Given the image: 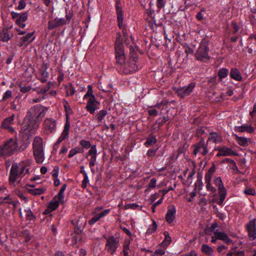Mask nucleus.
Listing matches in <instances>:
<instances>
[{
  "mask_svg": "<svg viewBox=\"0 0 256 256\" xmlns=\"http://www.w3.org/2000/svg\"><path fill=\"white\" fill-rule=\"evenodd\" d=\"M47 111V108L40 104L32 106L24 118L23 124L24 130L31 132L36 129Z\"/></svg>",
  "mask_w": 256,
  "mask_h": 256,
  "instance_id": "f257e3e1",
  "label": "nucleus"
},
{
  "mask_svg": "<svg viewBox=\"0 0 256 256\" xmlns=\"http://www.w3.org/2000/svg\"><path fill=\"white\" fill-rule=\"evenodd\" d=\"M30 142L18 146L16 135L14 138L6 140L3 144L0 145V156H9L20 152L26 150L30 144Z\"/></svg>",
  "mask_w": 256,
  "mask_h": 256,
  "instance_id": "f03ea898",
  "label": "nucleus"
},
{
  "mask_svg": "<svg viewBox=\"0 0 256 256\" xmlns=\"http://www.w3.org/2000/svg\"><path fill=\"white\" fill-rule=\"evenodd\" d=\"M30 161L28 160L20 164L14 163L12 164L9 176V180L11 184L14 185L18 178L28 172V170L27 167L30 166Z\"/></svg>",
  "mask_w": 256,
  "mask_h": 256,
  "instance_id": "7ed1b4c3",
  "label": "nucleus"
},
{
  "mask_svg": "<svg viewBox=\"0 0 256 256\" xmlns=\"http://www.w3.org/2000/svg\"><path fill=\"white\" fill-rule=\"evenodd\" d=\"M33 154L36 162L41 164L44 159L43 140L40 136H36L32 142Z\"/></svg>",
  "mask_w": 256,
  "mask_h": 256,
  "instance_id": "20e7f679",
  "label": "nucleus"
},
{
  "mask_svg": "<svg viewBox=\"0 0 256 256\" xmlns=\"http://www.w3.org/2000/svg\"><path fill=\"white\" fill-rule=\"evenodd\" d=\"M209 48L208 44L206 42H201L195 53L196 60L206 62L210 59L208 56Z\"/></svg>",
  "mask_w": 256,
  "mask_h": 256,
  "instance_id": "39448f33",
  "label": "nucleus"
},
{
  "mask_svg": "<svg viewBox=\"0 0 256 256\" xmlns=\"http://www.w3.org/2000/svg\"><path fill=\"white\" fill-rule=\"evenodd\" d=\"M120 0H116V12L118 20V24L120 28L122 30V34L124 36H126L128 34L126 32L125 26L123 24V11L122 8L120 6Z\"/></svg>",
  "mask_w": 256,
  "mask_h": 256,
  "instance_id": "423d86ee",
  "label": "nucleus"
},
{
  "mask_svg": "<svg viewBox=\"0 0 256 256\" xmlns=\"http://www.w3.org/2000/svg\"><path fill=\"white\" fill-rule=\"evenodd\" d=\"M248 236L250 240L256 239V218L250 220L246 225Z\"/></svg>",
  "mask_w": 256,
  "mask_h": 256,
  "instance_id": "0eeeda50",
  "label": "nucleus"
},
{
  "mask_svg": "<svg viewBox=\"0 0 256 256\" xmlns=\"http://www.w3.org/2000/svg\"><path fill=\"white\" fill-rule=\"evenodd\" d=\"M106 240V244L105 246V248L110 254H114L118 247V240L114 236L108 238Z\"/></svg>",
  "mask_w": 256,
  "mask_h": 256,
  "instance_id": "6e6552de",
  "label": "nucleus"
},
{
  "mask_svg": "<svg viewBox=\"0 0 256 256\" xmlns=\"http://www.w3.org/2000/svg\"><path fill=\"white\" fill-rule=\"evenodd\" d=\"M194 87L195 84L192 82L188 86L180 88H174V90L178 94V96L181 98H184L189 96L192 92Z\"/></svg>",
  "mask_w": 256,
  "mask_h": 256,
  "instance_id": "1a4fd4ad",
  "label": "nucleus"
},
{
  "mask_svg": "<svg viewBox=\"0 0 256 256\" xmlns=\"http://www.w3.org/2000/svg\"><path fill=\"white\" fill-rule=\"evenodd\" d=\"M56 121L52 118H47L44 120L43 123L44 132L46 134L52 133L56 130Z\"/></svg>",
  "mask_w": 256,
  "mask_h": 256,
  "instance_id": "9d476101",
  "label": "nucleus"
},
{
  "mask_svg": "<svg viewBox=\"0 0 256 256\" xmlns=\"http://www.w3.org/2000/svg\"><path fill=\"white\" fill-rule=\"evenodd\" d=\"M137 62L130 59L127 62H125L124 64H122L124 72L126 74H128L138 70L139 68L137 64Z\"/></svg>",
  "mask_w": 256,
  "mask_h": 256,
  "instance_id": "9b49d317",
  "label": "nucleus"
},
{
  "mask_svg": "<svg viewBox=\"0 0 256 256\" xmlns=\"http://www.w3.org/2000/svg\"><path fill=\"white\" fill-rule=\"evenodd\" d=\"M194 156L198 154L206 155L208 152V149L205 146V142L203 139H202L198 143L193 146Z\"/></svg>",
  "mask_w": 256,
  "mask_h": 256,
  "instance_id": "f8f14e48",
  "label": "nucleus"
},
{
  "mask_svg": "<svg viewBox=\"0 0 256 256\" xmlns=\"http://www.w3.org/2000/svg\"><path fill=\"white\" fill-rule=\"evenodd\" d=\"M214 183L218 186L220 201L222 202L226 198V192L224 188L221 178L219 176L216 178L214 180Z\"/></svg>",
  "mask_w": 256,
  "mask_h": 256,
  "instance_id": "ddd939ff",
  "label": "nucleus"
},
{
  "mask_svg": "<svg viewBox=\"0 0 256 256\" xmlns=\"http://www.w3.org/2000/svg\"><path fill=\"white\" fill-rule=\"evenodd\" d=\"M214 150L218 151V153L216 154L217 156H226L237 155V154L231 148L226 146L216 147L214 148Z\"/></svg>",
  "mask_w": 256,
  "mask_h": 256,
  "instance_id": "4468645a",
  "label": "nucleus"
},
{
  "mask_svg": "<svg viewBox=\"0 0 256 256\" xmlns=\"http://www.w3.org/2000/svg\"><path fill=\"white\" fill-rule=\"evenodd\" d=\"M97 157V150L96 146L94 145L88 150V154L86 156V158L89 160V166L90 168L93 167L96 164Z\"/></svg>",
  "mask_w": 256,
  "mask_h": 256,
  "instance_id": "2eb2a0df",
  "label": "nucleus"
},
{
  "mask_svg": "<svg viewBox=\"0 0 256 256\" xmlns=\"http://www.w3.org/2000/svg\"><path fill=\"white\" fill-rule=\"evenodd\" d=\"M100 103L96 100V98L88 99L86 108L91 114H94L96 110L98 109V106Z\"/></svg>",
  "mask_w": 256,
  "mask_h": 256,
  "instance_id": "dca6fc26",
  "label": "nucleus"
},
{
  "mask_svg": "<svg viewBox=\"0 0 256 256\" xmlns=\"http://www.w3.org/2000/svg\"><path fill=\"white\" fill-rule=\"evenodd\" d=\"M124 46L122 42V36L120 32L116 34L114 44V53L124 52Z\"/></svg>",
  "mask_w": 256,
  "mask_h": 256,
  "instance_id": "f3484780",
  "label": "nucleus"
},
{
  "mask_svg": "<svg viewBox=\"0 0 256 256\" xmlns=\"http://www.w3.org/2000/svg\"><path fill=\"white\" fill-rule=\"evenodd\" d=\"M34 39L35 36H34V32L28 33L26 36L20 38L18 46L26 47Z\"/></svg>",
  "mask_w": 256,
  "mask_h": 256,
  "instance_id": "a211bd4d",
  "label": "nucleus"
},
{
  "mask_svg": "<svg viewBox=\"0 0 256 256\" xmlns=\"http://www.w3.org/2000/svg\"><path fill=\"white\" fill-rule=\"evenodd\" d=\"M66 24L67 22L64 18H56L54 20L48 22V28L49 30H52L57 27L65 25Z\"/></svg>",
  "mask_w": 256,
  "mask_h": 256,
  "instance_id": "6ab92c4d",
  "label": "nucleus"
},
{
  "mask_svg": "<svg viewBox=\"0 0 256 256\" xmlns=\"http://www.w3.org/2000/svg\"><path fill=\"white\" fill-rule=\"evenodd\" d=\"M14 115L12 114L4 119L2 124L4 128L8 130L12 133L14 132V128L12 127V125L14 124Z\"/></svg>",
  "mask_w": 256,
  "mask_h": 256,
  "instance_id": "aec40b11",
  "label": "nucleus"
},
{
  "mask_svg": "<svg viewBox=\"0 0 256 256\" xmlns=\"http://www.w3.org/2000/svg\"><path fill=\"white\" fill-rule=\"evenodd\" d=\"M234 130L236 132H247L248 133L252 134L254 132V128L252 127L251 125L244 124L240 126H234Z\"/></svg>",
  "mask_w": 256,
  "mask_h": 256,
  "instance_id": "412c9836",
  "label": "nucleus"
},
{
  "mask_svg": "<svg viewBox=\"0 0 256 256\" xmlns=\"http://www.w3.org/2000/svg\"><path fill=\"white\" fill-rule=\"evenodd\" d=\"M214 235L216 236L218 240H222L227 244L232 242V240L229 238L228 235L225 232L216 230L214 231Z\"/></svg>",
  "mask_w": 256,
  "mask_h": 256,
  "instance_id": "4be33fe9",
  "label": "nucleus"
},
{
  "mask_svg": "<svg viewBox=\"0 0 256 256\" xmlns=\"http://www.w3.org/2000/svg\"><path fill=\"white\" fill-rule=\"evenodd\" d=\"M28 192L33 196L40 195L44 194L46 190V188L44 187H40L38 188H33L32 186H29L26 188Z\"/></svg>",
  "mask_w": 256,
  "mask_h": 256,
  "instance_id": "5701e85b",
  "label": "nucleus"
},
{
  "mask_svg": "<svg viewBox=\"0 0 256 256\" xmlns=\"http://www.w3.org/2000/svg\"><path fill=\"white\" fill-rule=\"evenodd\" d=\"M28 15L26 12L20 14L19 18H18L16 20V24L22 28H24L26 26L24 22L28 20Z\"/></svg>",
  "mask_w": 256,
  "mask_h": 256,
  "instance_id": "b1692460",
  "label": "nucleus"
},
{
  "mask_svg": "<svg viewBox=\"0 0 256 256\" xmlns=\"http://www.w3.org/2000/svg\"><path fill=\"white\" fill-rule=\"evenodd\" d=\"M5 195V196L0 197V205L3 204H11L14 206L16 205V201L8 194V192H7V194Z\"/></svg>",
  "mask_w": 256,
  "mask_h": 256,
  "instance_id": "393cba45",
  "label": "nucleus"
},
{
  "mask_svg": "<svg viewBox=\"0 0 256 256\" xmlns=\"http://www.w3.org/2000/svg\"><path fill=\"white\" fill-rule=\"evenodd\" d=\"M176 212V210L174 206H172L168 209L166 216V219L167 222L170 223L174 220L175 218Z\"/></svg>",
  "mask_w": 256,
  "mask_h": 256,
  "instance_id": "a878e982",
  "label": "nucleus"
},
{
  "mask_svg": "<svg viewBox=\"0 0 256 256\" xmlns=\"http://www.w3.org/2000/svg\"><path fill=\"white\" fill-rule=\"evenodd\" d=\"M212 141L214 143L221 142L222 141V137L216 132L210 134L207 142Z\"/></svg>",
  "mask_w": 256,
  "mask_h": 256,
  "instance_id": "bb28decb",
  "label": "nucleus"
},
{
  "mask_svg": "<svg viewBox=\"0 0 256 256\" xmlns=\"http://www.w3.org/2000/svg\"><path fill=\"white\" fill-rule=\"evenodd\" d=\"M12 36L10 35L8 28H4L0 32V40L4 42L8 41Z\"/></svg>",
  "mask_w": 256,
  "mask_h": 256,
  "instance_id": "cd10ccee",
  "label": "nucleus"
},
{
  "mask_svg": "<svg viewBox=\"0 0 256 256\" xmlns=\"http://www.w3.org/2000/svg\"><path fill=\"white\" fill-rule=\"evenodd\" d=\"M230 76L234 80L237 81H242V76L240 71L236 68L231 69L230 72Z\"/></svg>",
  "mask_w": 256,
  "mask_h": 256,
  "instance_id": "c85d7f7f",
  "label": "nucleus"
},
{
  "mask_svg": "<svg viewBox=\"0 0 256 256\" xmlns=\"http://www.w3.org/2000/svg\"><path fill=\"white\" fill-rule=\"evenodd\" d=\"M201 250L202 252L208 256H212L214 254L213 249L206 244H202Z\"/></svg>",
  "mask_w": 256,
  "mask_h": 256,
  "instance_id": "c756f323",
  "label": "nucleus"
},
{
  "mask_svg": "<svg viewBox=\"0 0 256 256\" xmlns=\"http://www.w3.org/2000/svg\"><path fill=\"white\" fill-rule=\"evenodd\" d=\"M70 128V122L68 120H66L63 131L60 135V137L65 140L68 136L69 130Z\"/></svg>",
  "mask_w": 256,
  "mask_h": 256,
  "instance_id": "7c9ffc66",
  "label": "nucleus"
},
{
  "mask_svg": "<svg viewBox=\"0 0 256 256\" xmlns=\"http://www.w3.org/2000/svg\"><path fill=\"white\" fill-rule=\"evenodd\" d=\"M236 140L238 144L242 146H246L248 145V140L245 137L238 136L234 134Z\"/></svg>",
  "mask_w": 256,
  "mask_h": 256,
  "instance_id": "2f4dec72",
  "label": "nucleus"
},
{
  "mask_svg": "<svg viewBox=\"0 0 256 256\" xmlns=\"http://www.w3.org/2000/svg\"><path fill=\"white\" fill-rule=\"evenodd\" d=\"M164 239L161 242L160 246L167 248L171 242V238L170 237L168 232H164Z\"/></svg>",
  "mask_w": 256,
  "mask_h": 256,
  "instance_id": "473e14b6",
  "label": "nucleus"
},
{
  "mask_svg": "<svg viewBox=\"0 0 256 256\" xmlns=\"http://www.w3.org/2000/svg\"><path fill=\"white\" fill-rule=\"evenodd\" d=\"M116 62L120 65L124 64L126 60V54L124 52L118 53L115 54Z\"/></svg>",
  "mask_w": 256,
  "mask_h": 256,
  "instance_id": "72a5a7b5",
  "label": "nucleus"
},
{
  "mask_svg": "<svg viewBox=\"0 0 256 256\" xmlns=\"http://www.w3.org/2000/svg\"><path fill=\"white\" fill-rule=\"evenodd\" d=\"M88 90L86 92V94L84 95L83 98L84 99H92L96 98L95 96L93 94V90L92 86L90 84L88 86Z\"/></svg>",
  "mask_w": 256,
  "mask_h": 256,
  "instance_id": "f704fd0d",
  "label": "nucleus"
},
{
  "mask_svg": "<svg viewBox=\"0 0 256 256\" xmlns=\"http://www.w3.org/2000/svg\"><path fill=\"white\" fill-rule=\"evenodd\" d=\"M214 170L215 168L214 166H212L209 168L204 176L205 182H211V179L212 175L214 174Z\"/></svg>",
  "mask_w": 256,
  "mask_h": 256,
  "instance_id": "c9c22d12",
  "label": "nucleus"
},
{
  "mask_svg": "<svg viewBox=\"0 0 256 256\" xmlns=\"http://www.w3.org/2000/svg\"><path fill=\"white\" fill-rule=\"evenodd\" d=\"M60 202L58 200L54 199L50 202L48 204V210H52V212L56 210L60 204Z\"/></svg>",
  "mask_w": 256,
  "mask_h": 256,
  "instance_id": "e433bc0d",
  "label": "nucleus"
},
{
  "mask_svg": "<svg viewBox=\"0 0 256 256\" xmlns=\"http://www.w3.org/2000/svg\"><path fill=\"white\" fill-rule=\"evenodd\" d=\"M82 152H83V150L80 148L78 147V146L76 147V148H72V150H70L69 154H68V158H71L73 157L74 156H75L76 154H77L81 153Z\"/></svg>",
  "mask_w": 256,
  "mask_h": 256,
  "instance_id": "4c0bfd02",
  "label": "nucleus"
},
{
  "mask_svg": "<svg viewBox=\"0 0 256 256\" xmlns=\"http://www.w3.org/2000/svg\"><path fill=\"white\" fill-rule=\"evenodd\" d=\"M63 104L66 113V118H68V116L71 114L72 111L68 102L66 100H63Z\"/></svg>",
  "mask_w": 256,
  "mask_h": 256,
  "instance_id": "58836bf2",
  "label": "nucleus"
},
{
  "mask_svg": "<svg viewBox=\"0 0 256 256\" xmlns=\"http://www.w3.org/2000/svg\"><path fill=\"white\" fill-rule=\"evenodd\" d=\"M26 218L28 220H33L36 219L35 216L30 208H27L24 210Z\"/></svg>",
  "mask_w": 256,
  "mask_h": 256,
  "instance_id": "ea45409f",
  "label": "nucleus"
},
{
  "mask_svg": "<svg viewBox=\"0 0 256 256\" xmlns=\"http://www.w3.org/2000/svg\"><path fill=\"white\" fill-rule=\"evenodd\" d=\"M130 59L134 60V61H138V56L136 52L135 48L132 46H130Z\"/></svg>",
  "mask_w": 256,
  "mask_h": 256,
  "instance_id": "a19ab883",
  "label": "nucleus"
},
{
  "mask_svg": "<svg viewBox=\"0 0 256 256\" xmlns=\"http://www.w3.org/2000/svg\"><path fill=\"white\" fill-rule=\"evenodd\" d=\"M156 228H157V224H156V222L154 220L152 224V225H150L149 226L148 228V230L146 232V234L148 235H150V234L154 233L156 230Z\"/></svg>",
  "mask_w": 256,
  "mask_h": 256,
  "instance_id": "79ce46f5",
  "label": "nucleus"
},
{
  "mask_svg": "<svg viewBox=\"0 0 256 256\" xmlns=\"http://www.w3.org/2000/svg\"><path fill=\"white\" fill-rule=\"evenodd\" d=\"M66 94L67 96H72L76 92V90L72 84H70L68 86L66 87Z\"/></svg>",
  "mask_w": 256,
  "mask_h": 256,
  "instance_id": "37998d69",
  "label": "nucleus"
},
{
  "mask_svg": "<svg viewBox=\"0 0 256 256\" xmlns=\"http://www.w3.org/2000/svg\"><path fill=\"white\" fill-rule=\"evenodd\" d=\"M107 114L108 112L106 110H100L97 114L98 122H101Z\"/></svg>",
  "mask_w": 256,
  "mask_h": 256,
  "instance_id": "c03bdc74",
  "label": "nucleus"
},
{
  "mask_svg": "<svg viewBox=\"0 0 256 256\" xmlns=\"http://www.w3.org/2000/svg\"><path fill=\"white\" fill-rule=\"evenodd\" d=\"M156 140L154 136H151L147 138L146 141L144 143V146L146 147H149L152 144L156 142Z\"/></svg>",
  "mask_w": 256,
  "mask_h": 256,
  "instance_id": "a18cd8bd",
  "label": "nucleus"
},
{
  "mask_svg": "<svg viewBox=\"0 0 256 256\" xmlns=\"http://www.w3.org/2000/svg\"><path fill=\"white\" fill-rule=\"evenodd\" d=\"M156 180L155 178H152L148 184V188L146 190V192H149L150 189L154 188L156 186Z\"/></svg>",
  "mask_w": 256,
  "mask_h": 256,
  "instance_id": "49530a36",
  "label": "nucleus"
},
{
  "mask_svg": "<svg viewBox=\"0 0 256 256\" xmlns=\"http://www.w3.org/2000/svg\"><path fill=\"white\" fill-rule=\"evenodd\" d=\"M228 70L226 68H222L220 70L218 74L220 78H223L227 76Z\"/></svg>",
  "mask_w": 256,
  "mask_h": 256,
  "instance_id": "de8ad7c7",
  "label": "nucleus"
},
{
  "mask_svg": "<svg viewBox=\"0 0 256 256\" xmlns=\"http://www.w3.org/2000/svg\"><path fill=\"white\" fill-rule=\"evenodd\" d=\"M166 248L164 247V248L156 249L154 252L152 254V256H162L164 254Z\"/></svg>",
  "mask_w": 256,
  "mask_h": 256,
  "instance_id": "09e8293b",
  "label": "nucleus"
},
{
  "mask_svg": "<svg viewBox=\"0 0 256 256\" xmlns=\"http://www.w3.org/2000/svg\"><path fill=\"white\" fill-rule=\"evenodd\" d=\"M110 212V209H106L101 212L100 213L96 214L99 219L100 220L101 218L107 216Z\"/></svg>",
  "mask_w": 256,
  "mask_h": 256,
  "instance_id": "8fccbe9b",
  "label": "nucleus"
},
{
  "mask_svg": "<svg viewBox=\"0 0 256 256\" xmlns=\"http://www.w3.org/2000/svg\"><path fill=\"white\" fill-rule=\"evenodd\" d=\"M244 252L243 251H237L230 252L227 254L226 256H244Z\"/></svg>",
  "mask_w": 256,
  "mask_h": 256,
  "instance_id": "3c124183",
  "label": "nucleus"
},
{
  "mask_svg": "<svg viewBox=\"0 0 256 256\" xmlns=\"http://www.w3.org/2000/svg\"><path fill=\"white\" fill-rule=\"evenodd\" d=\"M206 187L208 190L210 192L212 193L215 192L216 189L212 186L210 182H205Z\"/></svg>",
  "mask_w": 256,
  "mask_h": 256,
  "instance_id": "603ef678",
  "label": "nucleus"
},
{
  "mask_svg": "<svg viewBox=\"0 0 256 256\" xmlns=\"http://www.w3.org/2000/svg\"><path fill=\"white\" fill-rule=\"evenodd\" d=\"M12 97V92L10 90H8L5 92L2 98V101H5L7 99L10 98Z\"/></svg>",
  "mask_w": 256,
  "mask_h": 256,
  "instance_id": "864d4df0",
  "label": "nucleus"
},
{
  "mask_svg": "<svg viewBox=\"0 0 256 256\" xmlns=\"http://www.w3.org/2000/svg\"><path fill=\"white\" fill-rule=\"evenodd\" d=\"M22 236L24 238L26 242H29L31 238V236L29 232L26 230H24V232H22Z\"/></svg>",
  "mask_w": 256,
  "mask_h": 256,
  "instance_id": "5fc2aeb1",
  "label": "nucleus"
},
{
  "mask_svg": "<svg viewBox=\"0 0 256 256\" xmlns=\"http://www.w3.org/2000/svg\"><path fill=\"white\" fill-rule=\"evenodd\" d=\"M196 196V191L195 190H194L192 192H190L189 194L186 196V198L188 202H192V199Z\"/></svg>",
  "mask_w": 256,
  "mask_h": 256,
  "instance_id": "6e6d98bb",
  "label": "nucleus"
},
{
  "mask_svg": "<svg viewBox=\"0 0 256 256\" xmlns=\"http://www.w3.org/2000/svg\"><path fill=\"white\" fill-rule=\"evenodd\" d=\"M80 145L85 148H88L90 147L91 144L88 140H82L80 142Z\"/></svg>",
  "mask_w": 256,
  "mask_h": 256,
  "instance_id": "4d7b16f0",
  "label": "nucleus"
},
{
  "mask_svg": "<svg viewBox=\"0 0 256 256\" xmlns=\"http://www.w3.org/2000/svg\"><path fill=\"white\" fill-rule=\"evenodd\" d=\"M64 194L58 192V194L54 196V199L57 200L60 202L63 203L64 202Z\"/></svg>",
  "mask_w": 256,
  "mask_h": 256,
  "instance_id": "13d9d810",
  "label": "nucleus"
},
{
  "mask_svg": "<svg viewBox=\"0 0 256 256\" xmlns=\"http://www.w3.org/2000/svg\"><path fill=\"white\" fill-rule=\"evenodd\" d=\"M33 90L36 92L38 94L43 95L48 91V90L44 88H34Z\"/></svg>",
  "mask_w": 256,
  "mask_h": 256,
  "instance_id": "bf43d9fd",
  "label": "nucleus"
},
{
  "mask_svg": "<svg viewBox=\"0 0 256 256\" xmlns=\"http://www.w3.org/2000/svg\"><path fill=\"white\" fill-rule=\"evenodd\" d=\"M244 193L246 194L254 196L256 194V192L252 188H246L244 190Z\"/></svg>",
  "mask_w": 256,
  "mask_h": 256,
  "instance_id": "052dcab7",
  "label": "nucleus"
},
{
  "mask_svg": "<svg viewBox=\"0 0 256 256\" xmlns=\"http://www.w3.org/2000/svg\"><path fill=\"white\" fill-rule=\"evenodd\" d=\"M98 88L100 90L104 92H111L112 90V86L111 84H108V86L106 88H104L100 84L98 86Z\"/></svg>",
  "mask_w": 256,
  "mask_h": 256,
  "instance_id": "680f3d73",
  "label": "nucleus"
},
{
  "mask_svg": "<svg viewBox=\"0 0 256 256\" xmlns=\"http://www.w3.org/2000/svg\"><path fill=\"white\" fill-rule=\"evenodd\" d=\"M26 6V3L23 0H21L18 2V4L17 7H16V9L18 10H24Z\"/></svg>",
  "mask_w": 256,
  "mask_h": 256,
  "instance_id": "e2e57ef3",
  "label": "nucleus"
},
{
  "mask_svg": "<svg viewBox=\"0 0 256 256\" xmlns=\"http://www.w3.org/2000/svg\"><path fill=\"white\" fill-rule=\"evenodd\" d=\"M94 214V216L92 218H90L88 221V224L90 225H93L100 220L98 217V216H97L96 214Z\"/></svg>",
  "mask_w": 256,
  "mask_h": 256,
  "instance_id": "0e129e2a",
  "label": "nucleus"
},
{
  "mask_svg": "<svg viewBox=\"0 0 256 256\" xmlns=\"http://www.w3.org/2000/svg\"><path fill=\"white\" fill-rule=\"evenodd\" d=\"M156 6L159 10H161L163 8L166 4L164 0H156Z\"/></svg>",
  "mask_w": 256,
  "mask_h": 256,
  "instance_id": "69168bd1",
  "label": "nucleus"
},
{
  "mask_svg": "<svg viewBox=\"0 0 256 256\" xmlns=\"http://www.w3.org/2000/svg\"><path fill=\"white\" fill-rule=\"evenodd\" d=\"M88 182L89 180L88 174L84 176V180L82 182V186L84 188H86Z\"/></svg>",
  "mask_w": 256,
  "mask_h": 256,
  "instance_id": "338daca9",
  "label": "nucleus"
},
{
  "mask_svg": "<svg viewBox=\"0 0 256 256\" xmlns=\"http://www.w3.org/2000/svg\"><path fill=\"white\" fill-rule=\"evenodd\" d=\"M180 256H198V254L194 250H192L189 252L182 254Z\"/></svg>",
  "mask_w": 256,
  "mask_h": 256,
  "instance_id": "774afa93",
  "label": "nucleus"
}]
</instances>
